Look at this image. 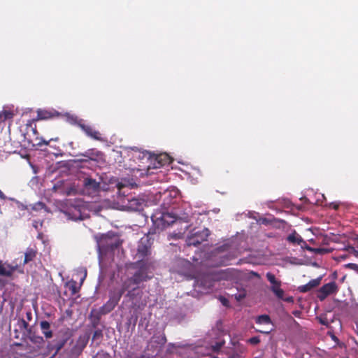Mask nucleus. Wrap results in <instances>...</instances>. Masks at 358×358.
<instances>
[{
	"label": "nucleus",
	"mask_w": 358,
	"mask_h": 358,
	"mask_svg": "<svg viewBox=\"0 0 358 358\" xmlns=\"http://www.w3.org/2000/svg\"><path fill=\"white\" fill-rule=\"evenodd\" d=\"M223 344H224L223 343H217V344H216V346H215V350H220V349L222 348V345H223Z\"/></svg>",
	"instance_id": "nucleus-42"
},
{
	"label": "nucleus",
	"mask_w": 358,
	"mask_h": 358,
	"mask_svg": "<svg viewBox=\"0 0 358 358\" xmlns=\"http://www.w3.org/2000/svg\"><path fill=\"white\" fill-rule=\"evenodd\" d=\"M121 187H122V186H121L120 185H117V187H118V189H121Z\"/></svg>",
	"instance_id": "nucleus-52"
},
{
	"label": "nucleus",
	"mask_w": 358,
	"mask_h": 358,
	"mask_svg": "<svg viewBox=\"0 0 358 358\" xmlns=\"http://www.w3.org/2000/svg\"><path fill=\"white\" fill-rule=\"evenodd\" d=\"M83 185L87 189L92 190L93 192H98L100 189V182L91 178H85Z\"/></svg>",
	"instance_id": "nucleus-14"
},
{
	"label": "nucleus",
	"mask_w": 358,
	"mask_h": 358,
	"mask_svg": "<svg viewBox=\"0 0 358 358\" xmlns=\"http://www.w3.org/2000/svg\"><path fill=\"white\" fill-rule=\"evenodd\" d=\"M246 295V290L243 289L241 290H238V292L234 294V297L238 301H241V300L245 298Z\"/></svg>",
	"instance_id": "nucleus-28"
},
{
	"label": "nucleus",
	"mask_w": 358,
	"mask_h": 358,
	"mask_svg": "<svg viewBox=\"0 0 358 358\" xmlns=\"http://www.w3.org/2000/svg\"><path fill=\"white\" fill-rule=\"evenodd\" d=\"M329 206H330V208H331L334 210H337L339 208V203H336V202H332L330 203Z\"/></svg>",
	"instance_id": "nucleus-39"
},
{
	"label": "nucleus",
	"mask_w": 358,
	"mask_h": 358,
	"mask_svg": "<svg viewBox=\"0 0 358 358\" xmlns=\"http://www.w3.org/2000/svg\"><path fill=\"white\" fill-rule=\"evenodd\" d=\"M332 338H333L334 340H337L336 336H335L334 335H333V336H332Z\"/></svg>",
	"instance_id": "nucleus-50"
},
{
	"label": "nucleus",
	"mask_w": 358,
	"mask_h": 358,
	"mask_svg": "<svg viewBox=\"0 0 358 358\" xmlns=\"http://www.w3.org/2000/svg\"><path fill=\"white\" fill-rule=\"evenodd\" d=\"M27 320H31L32 314H31V312H27Z\"/></svg>",
	"instance_id": "nucleus-43"
},
{
	"label": "nucleus",
	"mask_w": 358,
	"mask_h": 358,
	"mask_svg": "<svg viewBox=\"0 0 358 358\" xmlns=\"http://www.w3.org/2000/svg\"><path fill=\"white\" fill-rule=\"evenodd\" d=\"M344 251L347 254L341 255V258L345 259L348 256H353L356 258H358V241H355L354 245H348L345 246Z\"/></svg>",
	"instance_id": "nucleus-12"
},
{
	"label": "nucleus",
	"mask_w": 358,
	"mask_h": 358,
	"mask_svg": "<svg viewBox=\"0 0 358 358\" xmlns=\"http://www.w3.org/2000/svg\"><path fill=\"white\" fill-rule=\"evenodd\" d=\"M117 304L112 302L110 300H108L106 303H104L100 308L103 314L106 315L111 312L115 307Z\"/></svg>",
	"instance_id": "nucleus-22"
},
{
	"label": "nucleus",
	"mask_w": 358,
	"mask_h": 358,
	"mask_svg": "<svg viewBox=\"0 0 358 358\" xmlns=\"http://www.w3.org/2000/svg\"><path fill=\"white\" fill-rule=\"evenodd\" d=\"M151 245L152 243L148 236L143 237L138 245L136 255L139 258H145L150 254Z\"/></svg>",
	"instance_id": "nucleus-7"
},
{
	"label": "nucleus",
	"mask_w": 358,
	"mask_h": 358,
	"mask_svg": "<svg viewBox=\"0 0 358 358\" xmlns=\"http://www.w3.org/2000/svg\"><path fill=\"white\" fill-rule=\"evenodd\" d=\"M161 220L168 225L173 224L176 221L175 217L171 215L169 213H163L161 216Z\"/></svg>",
	"instance_id": "nucleus-27"
},
{
	"label": "nucleus",
	"mask_w": 358,
	"mask_h": 358,
	"mask_svg": "<svg viewBox=\"0 0 358 358\" xmlns=\"http://www.w3.org/2000/svg\"><path fill=\"white\" fill-rule=\"evenodd\" d=\"M60 113L55 110H38L37 120H48L59 117Z\"/></svg>",
	"instance_id": "nucleus-11"
},
{
	"label": "nucleus",
	"mask_w": 358,
	"mask_h": 358,
	"mask_svg": "<svg viewBox=\"0 0 358 358\" xmlns=\"http://www.w3.org/2000/svg\"><path fill=\"white\" fill-rule=\"evenodd\" d=\"M103 336L102 331L100 329H97L94 331L92 336V339L95 340L96 338H99Z\"/></svg>",
	"instance_id": "nucleus-33"
},
{
	"label": "nucleus",
	"mask_w": 358,
	"mask_h": 358,
	"mask_svg": "<svg viewBox=\"0 0 358 358\" xmlns=\"http://www.w3.org/2000/svg\"><path fill=\"white\" fill-rule=\"evenodd\" d=\"M98 356L99 358H112L110 354L105 351H101L99 352Z\"/></svg>",
	"instance_id": "nucleus-35"
},
{
	"label": "nucleus",
	"mask_w": 358,
	"mask_h": 358,
	"mask_svg": "<svg viewBox=\"0 0 358 358\" xmlns=\"http://www.w3.org/2000/svg\"><path fill=\"white\" fill-rule=\"evenodd\" d=\"M322 280V276L318 277L315 279L310 280L307 284L299 286V291L302 293H306L310 291L312 289L317 287Z\"/></svg>",
	"instance_id": "nucleus-13"
},
{
	"label": "nucleus",
	"mask_w": 358,
	"mask_h": 358,
	"mask_svg": "<svg viewBox=\"0 0 358 358\" xmlns=\"http://www.w3.org/2000/svg\"><path fill=\"white\" fill-rule=\"evenodd\" d=\"M17 325L20 328V329H26L29 332V324L26 322L23 318L19 319L17 321Z\"/></svg>",
	"instance_id": "nucleus-30"
},
{
	"label": "nucleus",
	"mask_w": 358,
	"mask_h": 358,
	"mask_svg": "<svg viewBox=\"0 0 358 358\" xmlns=\"http://www.w3.org/2000/svg\"><path fill=\"white\" fill-rule=\"evenodd\" d=\"M127 293L125 296L128 298L131 301H134L137 298H141L142 296V291L138 289V287H131L129 289L127 290Z\"/></svg>",
	"instance_id": "nucleus-16"
},
{
	"label": "nucleus",
	"mask_w": 358,
	"mask_h": 358,
	"mask_svg": "<svg viewBox=\"0 0 358 358\" xmlns=\"http://www.w3.org/2000/svg\"><path fill=\"white\" fill-rule=\"evenodd\" d=\"M172 236L173 238H179V236H178V234H174V235H173V236Z\"/></svg>",
	"instance_id": "nucleus-47"
},
{
	"label": "nucleus",
	"mask_w": 358,
	"mask_h": 358,
	"mask_svg": "<svg viewBox=\"0 0 358 358\" xmlns=\"http://www.w3.org/2000/svg\"><path fill=\"white\" fill-rule=\"evenodd\" d=\"M13 268H10L8 269L6 268L2 264L1 261H0V275L10 277L13 275Z\"/></svg>",
	"instance_id": "nucleus-25"
},
{
	"label": "nucleus",
	"mask_w": 358,
	"mask_h": 358,
	"mask_svg": "<svg viewBox=\"0 0 358 358\" xmlns=\"http://www.w3.org/2000/svg\"><path fill=\"white\" fill-rule=\"evenodd\" d=\"M76 285L77 283L76 281H73L70 283L69 289L71 291L72 294H76L78 292Z\"/></svg>",
	"instance_id": "nucleus-31"
},
{
	"label": "nucleus",
	"mask_w": 358,
	"mask_h": 358,
	"mask_svg": "<svg viewBox=\"0 0 358 358\" xmlns=\"http://www.w3.org/2000/svg\"><path fill=\"white\" fill-rule=\"evenodd\" d=\"M210 234V230L207 228H204L189 236L187 238L186 243L189 246H197L202 242L206 241Z\"/></svg>",
	"instance_id": "nucleus-3"
},
{
	"label": "nucleus",
	"mask_w": 358,
	"mask_h": 358,
	"mask_svg": "<svg viewBox=\"0 0 358 358\" xmlns=\"http://www.w3.org/2000/svg\"><path fill=\"white\" fill-rule=\"evenodd\" d=\"M28 336L29 340L35 344L41 345L44 343L43 338L32 333L31 329H29Z\"/></svg>",
	"instance_id": "nucleus-24"
},
{
	"label": "nucleus",
	"mask_w": 358,
	"mask_h": 358,
	"mask_svg": "<svg viewBox=\"0 0 358 358\" xmlns=\"http://www.w3.org/2000/svg\"><path fill=\"white\" fill-rule=\"evenodd\" d=\"M161 341H162V343L164 344L166 342V338L165 336H163L162 338H161Z\"/></svg>",
	"instance_id": "nucleus-45"
},
{
	"label": "nucleus",
	"mask_w": 358,
	"mask_h": 358,
	"mask_svg": "<svg viewBox=\"0 0 358 358\" xmlns=\"http://www.w3.org/2000/svg\"><path fill=\"white\" fill-rule=\"evenodd\" d=\"M138 266V269L134 273V275L125 280L123 282L124 288L129 289L131 287H138V285L143 282H146L152 277L148 274V268L150 264L148 262H144L143 259L139 260L136 263Z\"/></svg>",
	"instance_id": "nucleus-1"
},
{
	"label": "nucleus",
	"mask_w": 358,
	"mask_h": 358,
	"mask_svg": "<svg viewBox=\"0 0 358 358\" xmlns=\"http://www.w3.org/2000/svg\"><path fill=\"white\" fill-rule=\"evenodd\" d=\"M48 144H49V141H47L45 140L40 141L38 143H36V145H38V146H41L43 145H48Z\"/></svg>",
	"instance_id": "nucleus-40"
},
{
	"label": "nucleus",
	"mask_w": 358,
	"mask_h": 358,
	"mask_svg": "<svg viewBox=\"0 0 358 358\" xmlns=\"http://www.w3.org/2000/svg\"><path fill=\"white\" fill-rule=\"evenodd\" d=\"M267 280L271 284L270 289L279 299H283L285 292L281 289V281L276 279L274 274L268 272L266 275Z\"/></svg>",
	"instance_id": "nucleus-5"
},
{
	"label": "nucleus",
	"mask_w": 358,
	"mask_h": 358,
	"mask_svg": "<svg viewBox=\"0 0 358 358\" xmlns=\"http://www.w3.org/2000/svg\"><path fill=\"white\" fill-rule=\"evenodd\" d=\"M283 301L288 302V303H293L294 302V298L292 296H288L286 298L283 297Z\"/></svg>",
	"instance_id": "nucleus-41"
},
{
	"label": "nucleus",
	"mask_w": 358,
	"mask_h": 358,
	"mask_svg": "<svg viewBox=\"0 0 358 358\" xmlns=\"http://www.w3.org/2000/svg\"><path fill=\"white\" fill-rule=\"evenodd\" d=\"M317 319L319 320V322L321 324L324 325L326 327H329V321H328L327 317H317Z\"/></svg>",
	"instance_id": "nucleus-34"
},
{
	"label": "nucleus",
	"mask_w": 358,
	"mask_h": 358,
	"mask_svg": "<svg viewBox=\"0 0 358 358\" xmlns=\"http://www.w3.org/2000/svg\"><path fill=\"white\" fill-rule=\"evenodd\" d=\"M90 152V150H88L86 154H84L83 156L84 157H87L88 156V153Z\"/></svg>",
	"instance_id": "nucleus-48"
},
{
	"label": "nucleus",
	"mask_w": 358,
	"mask_h": 358,
	"mask_svg": "<svg viewBox=\"0 0 358 358\" xmlns=\"http://www.w3.org/2000/svg\"><path fill=\"white\" fill-rule=\"evenodd\" d=\"M14 117V113L12 110H3L0 112V124L6 120H12Z\"/></svg>",
	"instance_id": "nucleus-21"
},
{
	"label": "nucleus",
	"mask_w": 358,
	"mask_h": 358,
	"mask_svg": "<svg viewBox=\"0 0 358 358\" xmlns=\"http://www.w3.org/2000/svg\"><path fill=\"white\" fill-rule=\"evenodd\" d=\"M348 266L350 268H351L352 270H355V271H356L358 273V265L357 264H349L348 265Z\"/></svg>",
	"instance_id": "nucleus-38"
},
{
	"label": "nucleus",
	"mask_w": 358,
	"mask_h": 358,
	"mask_svg": "<svg viewBox=\"0 0 358 358\" xmlns=\"http://www.w3.org/2000/svg\"><path fill=\"white\" fill-rule=\"evenodd\" d=\"M87 342V338L85 336H80L75 345L71 348V354L76 357H78L86 347Z\"/></svg>",
	"instance_id": "nucleus-10"
},
{
	"label": "nucleus",
	"mask_w": 358,
	"mask_h": 358,
	"mask_svg": "<svg viewBox=\"0 0 358 358\" xmlns=\"http://www.w3.org/2000/svg\"><path fill=\"white\" fill-rule=\"evenodd\" d=\"M143 201L138 199H132L129 201V207L134 210H141L143 208Z\"/></svg>",
	"instance_id": "nucleus-23"
},
{
	"label": "nucleus",
	"mask_w": 358,
	"mask_h": 358,
	"mask_svg": "<svg viewBox=\"0 0 358 358\" xmlns=\"http://www.w3.org/2000/svg\"><path fill=\"white\" fill-rule=\"evenodd\" d=\"M299 314H300V312H299V311H295V312L294 313V315L295 316H299Z\"/></svg>",
	"instance_id": "nucleus-46"
},
{
	"label": "nucleus",
	"mask_w": 358,
	"mask_h": 358,
	"mask_svg": "<svg viewBox=\"0 0 358 358\" xmlns=\"http://www.w3.org/2000/svg\"><path fill=\"white\" fill-rule=\"evenodd\" d=\"M338 289V285L334 281L324 284L320 288L317 298L320 301H324L329 295L336 293Z\"/></svg>",
	"instance_id": "nucleus-6"
},
{
	"label": "nucleus",
	"mask_w": 358,
	"mask_h": 358,
	"mask_svg": "<svg viewBox=\"0 0 358 358\" xmlns=\"http://www.w3.org/2000/svg\"><path fill=\"white\" fill-rule=\"evenodd\" d=\"M128 289L127 288H124V285L123 283L121 287H115L110 289L108 293V300L111 301L112 302L117 305L123 294Z\"/></svg>",
	"instance_id": "nucleus-9"
},
{
	"label": "nucleus",
	"mask_w": 358,
	"mask_h": 358,
	"mask_svg": "<svg viewBox=\"0 0 358 358\" xmlns=\"http://www.w3.org/2000/svg\"><path fill=\"white\" fill-rule=\"evenodd\" d=\"M0 197H3V193L0 191Z\"/></svg>",
	"instance_id": "nucleus-51"
},
{
	"label": "nucleus",
	"mask_w": 358,
	"mask_h": 358,
	"mask_svg": "<svg viewBox=\"0 0 358 358\" xmlns=\"http://www.w3.org/2000/svg\"><path fill=\"white\" fill-rule=\"evenodd\" d=\"M42 333L46 338H51L53 336L52 331L50 330V324L46 320H43L40 323Z\"/></svg>",
	"instance_id": "nucleus-17"
},
{
	"label": "nucleus",
	"mask_w": 358,
	"mask_h": 358,
	"mask_svg": "<svg viewBox=\"0 0 358 358\" xmlns=\"http://www.w3.org/2000/svg\"><path fill=\"white\" fill-rule=\"evenodd\" d=\"M301 358H303V357H301Z\"/></svg>",
	"instance_id": "nucleus-53"
},
{
	"label": "nucleus",
	"mask_w": 358,
	"mask_h": 358,
	"mask_svg": "<svg viewBox=\"0 0 358 358\" xmlns=\"http://www.w3.org/2000/svg\"><path fill=\"white\" fill-rule=\"evenodd\" d=\"M69 207L63 210V213L71 220H82L81 210L79 206L73 203L71 201H68Z\"/></svg>",
	"instance_id": "nucleus-8"
},
{
	"label": "nucleus",
	"mask_w": 358,
	"mask_h": 358,
	"mask_svg": "<svg viewBox=\"0 0 358 358\" xmlns=\"http://www.w3.org/2000/svg\"><path fill=\"white\" fill-rule=\"evenodd\" d=\"M66 341H67V338H66V339L63 340L62 341H61V342L58 344V345H57V351H59V350H61V349L64 347V345H65V343H66Z\"/></svg>",
	"instance_id": "nucleus-37"
},
{
	"label": "nucleus",
	"mask_w": 358,
	"mask_h": 358,
	"mask_svg": "<svg viewBox=\"0 0 358 358\" xmlns=\"http://www.w3.org/2000/svg\"><path fill=\"white\" fill-rule=\"evenodd\" d=\"M256 323L259 324H270L271 320L268 315H262L256 318Z\"/></svg>",
	"instance_id": "nucleus-26"
},
{
	"label": "nucleus",
	"mask_w": 358,
	"mask_h": 358,
	"mask_svg": "<svg viewBox=\"0 0 358 358\" xmlns=\"http://www.w3.org/2000/svg\"><path fill=\"white\" fill-rule=\"evenodd\" d=\"M156 161L159 164V166H163L166 164H169L171 159L166 154H160L156 157Z\"/></svg>",
	"instance_id": "nucleus-20"
},
{
	"label": "nucleus",
	"mask_w": 358,
	"mask_h": 358,
	"mask_svg": "<svg viewBox=\"0 0 358 358\" xmlns=\"http://www.w3.org/2000/svg\"><path fill=\"white\" fill-rule=\"evenodd\" d=\"M45 208H46L45 204L41 201H38L31 206V209L35 211H38Z\"/></svg>",
	"instance_id": "nucleus-29"
},
{
	"label": "nucleus",
	"mask_w": 358,
	"mask_h": 358,
	"mask_svg": "<svg viewBox=\"0 0 358 358\" xmlns=\"http://www.w3.org/2000/svg\"><path fill=\"white\" fill-rule=\"evenodd\" d=\"M37 251L34 248H27L24 254V264L33 261L36 257Z\"/></svg>",
	"instance_id": "nucleus-19"
},
{
	"label": "nucleus",
	"mask_w": 358,
	"mask_h": 358,
	"mask_svg": "<svg viewBox=\"0 0 358 358\" xmlns=\"http://www.w3.org/2000/svg\"><path fill=\"white\" fill-rule=\"evenodd\" d=\"M103 313L101 311V308L92 309L90 312V317L92 321V326L96 327L99 325L100 322V320L102 315H103Z\"/></svg>",
	"instance_id": "nucleus-15"
},
{
	"label": "nucleus",
	"mask_w": 358,
	"mask_h": 358,
	"mask_svg": "<svg viewBox=\"0 0 358 358\" xmlns=\"http://www.w3.org/2000/svg\"><path fill=\"white\" fill-rule=\"evenodd\" d=\"M260 342V338L258 336H253L248 340V343L252 345H257Z\"/></svg>",
	"instance_id": "nucleus-32"
},
{
	"label": "nucleus",
	"mask_w": 358,
	"mask_h": 358,
	"mask_svg": "<svg viewBox=\"0 0 358 358\" xmlns=\"http://www.w3.org/2000/svg\"><path fill=\"white\" fill-rule=\"evenodd\" d=\"M220 301H221V303L225 306H229V301L227 299H226L225 297L224 296H220Z\"/></svg>",
	"instance_id": "nucleus-36"
},
{
	"label": "nucleus",
	"mask_w": 358,
	"mask_h": 358,
	"mask_svg": "<svg viewBox=\"0 0 358 358\" xmlns=\"http://www.w3.org/2000/svg\"><path fill=\"white\" fill-rule=\"evenodd\" d=\"M173 269L175 272L185 276L188 279H191L194 277V266L187 259L181 258L176 259Z\"/></svg>",
	"instance_id": "nucleus-2"
},
{
	"label": "nucleus",
	"mask_w": 358,
	"mask_h": 358,
	"mask_svg": "<svg viewBox=\"0 0 358 358\" xmlns=\"http://www.w3.org/2000/svg\"><path fill=\"white\" fill-rule=\"evenodd\" d=\"M127 358H138V357H132V356H128Z\"/></svg>",
	"instance_id": "nucleus-49"
},
{
	"label": "nucleus",
	"mask_w": 358,
	"mask_h": 358,
	"mask_svg": "<svg viewBox=\"0 0 358 358\" xmlns=\"http://www.w3.org/2000/svg\"><path fill=\"white\" fill-rule=\"evenodd\" d=\"M287 241L293 245H300L303 238L295 231L287 237Z\"/></svg>",
	"instance_id": "nucleus-18"
},
{
	"label": "nucleus",
	"mask_w": 358,
	"mask_h": 358,
	"mask_svg": "<svg viewBox=\"0 0 358 358\" xmlns=\"http://www.w3.org/2000/svg\"><path fill=\"white\" fill-rule=\"evenodd\" d=\"M72 119L76 121L78 126L85 132V134L88 137L99 141H105V139L101 136V134L99 131L95 130L92 126L83 123V120H78L76 117H72Z\"/></svg>",
	"instance_id": "nucleus-4"
},
{
	"label": "nucleus",
	"mask_w": 358,
	"mask_h": 358,
	"mask_svg": "<svg viewBox=\"0 0 358 358\" xmlns=\"http://www.w3.org/2000/svg\"><path fill=\"white\" fill-rule=\"evenodd\" d=\"M257 331L261 332V333H263V334H269L270 333V330H268V331L257 330Z\"/></svg>",
	"instance_id": "nucleus-44"
}]
</instances>
